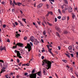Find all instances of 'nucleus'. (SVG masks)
<instances>
[{
    "instance_id": "1",
    "label": "nucleus",
    "mask_w": 78,
    "mask_h": 78,
    "mask_svg": "<svg viewBox=\"0 0 78 78\" xmlns=\"http://www.w3.org/2000/svg\"><path fill=\"white\" fill-rule=\"evenodd\" d=\"M42 66H44L45 64H47V65H46L47 67H48V68H46L47 70L50 69V68H51V62L47 60H43L42 61Z\"/></svg>"
},
{
    "instance_id": "2",
    "label": "nucleus",
    "mask_w": 78,
    "mask_h": 78,
    "mask_svg": "<svg viewBox=\"0 0 78 78\" xmlns=\"http://www.w3.org/2000/svg\"><path fill=\"white\" fill-rule=\"evenodd\" d=\"M35 72V70L34 69L32 72V73L29 75L30 77V78H36V73H34Z\"/></svg>"
},
{
    "instance_id": "3",
    "label": "nucleus",
    "mask_w": 78,
    "mask_h": 78,
    "mask_svg": "<svg viewBox=\"0 0 78 78\" xmlns=\"http://www.w3.org/2000/svg\"><path fill=\"white\" fill-rule=\"evenodd\" d=\"M25 48H27L28 49V51H29V52H30V51L31 50V46L30 45V44L27 43V47L25 46Z\"/></svg>"
},
{
    "instance_id": "4",
    "label": "nucleus",
    "mask_w": 78,
    "mask_h": 78,
    "mask_svg": "<svg viewBox=\"0 0 78 78\" xmlns=\"http://www.w3.org/2000/svg\"><path fill=\"white\" fill-rule=\"evenodd\" d=\"M17 45H18V46H19V47H23V44H22V43H18L16 44Z\"/></svg>"
},
{
    "instance_id": "5",
    "label": "nucleus",
    "mask_w": 78,
    "mask_h": 78,
    "mask_svg": "<svg viewBox=\"0 0 78 78\" xmlns=\"http://www.w3.org/2000/svg\"><path fill=\"white\" fill-rule=\"evenodd\" d=\"M72 8L71 7H69L68 9V11L69 12H72Z\"/></svg>"
},
{
    "instance_id": "6",
    "label": "nucleus",
    "mask_w": 78,
    "mask_h": 78,
    "mask_svg": "<svg viewBox=\"0 0 78 78\" xmlns=\"http://www.w3.org/2000/svg\"><path fill=\"white\" fill-rule=\"evenodd\" d=\"M15 53H17V55H21V54H20V51H17L16 50H15Z\"/></svg>"
},
{
    "instance_id": "7",
    "label": "nucleus",
    "mask_w": 78,
    "mask_h": 78,
    "mask_svg": "<svg viewBox=\"0 0 78 78\" xmlns=\"http://www.w3.org/2000/svg\"><path fill=\"white\" fill-rule=\"evenodd\" d=\"M30 40L32 42H34V37H31L30 38Z\"/></svg>"
},
{
    "instance_id": "8",
    "label": "nucleus",
    "mask_w": 78,
    "mask_h": 78,
    "mask_svg": "<svg viewBox=\"0 0 78 78\" xmlns=\"http://www.w3.org/2000/svg\"><path fill=\"white\" fill-rule=\"evenodd\" d=\"M55 28L56 30L58 31V32H59V33H61V30H60V29H59V27H55Z\"/></svg>"
},
{
    "instance_id": "9",
    "label": "nucleus",
    "mask_w": 78,
    "mask_h": 78,
    "mask_svg": "<svg viewBox=\"0 0 78 78\" xmlns=\"http://www.w3.org/2000/svg\"><path fill=\"white\" fill-rule=\"evenodd\" d=\"M18 32H19L16 31V37H19V36H20V34H18Z\"/></svg>"
},
{
    "instance_id": "10",
    "label": "nucleus",
    "mask_w": 78,
    "mask_h": 78,
    "mask_svg": "<svg viewBox=\"0 0 78 78\" xmlns=\"http://www.w3.org/2000/svg\"><path fill=\"white\" fill-rule=\"evenodd\" d=\"M37 39H35V41L34 42V44H35V45H37Z\"/></svg>"
},
{
    "instance_id": "11",
    "label": "nucleus",
    "mask_w": 78,
    "mask_h": 78,
    "mask_svg": "<svg viewBox=\"0 0 78 78\" xmlns=\"http://www.w3.org/2000/svg\"><path fill=\"white\" fill-rule=\"evenodd\" d=\"M18 22L19 23H20L21 26H22V27H24V25H23V24L22 23V22L18 20Z\"/></svg>"
},
{
    "instance_id": "12",
    "label": "nucleus",
    "mask_w": 78,
    "mask_h": 78,
    "mask_svg": "<svg viewBox=\"0 0 78 78\" xmlns=\"http://www.w3.org/2000/svg\"><path fill=\"white\" fill-rule=\"evenodd\" d=\"M67 33H68V31L67 30H64L63 31V34H67Z\"/></svg>"
},
{
    "instance_id": "13",
    "label": "nucleus",
    "mask_w": 78,
    "mask_h": 78,
    "mask_svg": "<svg viewBox=\"0 0 78 78\" xmlns=\"http://www.w3.org/2000/svg\"><path fill=\"white\" fill-rule=\"evenodd\" d=\"M66 18H67V16H63L62 18V20H66Z\"/></svg>"
},
{
    "instance_id": "14",
    "label": "nucleus",
    "mask_w": 78,
    "mask_h": 78,
    "mask_svg": "<svg viewBox=\"0 0 78 78\" xmlns=\"http://www.w3.org/2000/svg\"><path fill=\"white\" fill-rule=\"evenodd\" d=\"M16 5H18V6H20V5H22V3H20V2H17L16 3Z\"/></svg>"
},
{
    "instance_id": "15",
    "label": "nucleus",
    "mask_w": 78,
    "mask_h": 78,
    "mask_svg": "<svg viewBox=\"0 0 78 78\" xmlns=\"http://www.w3.org/2000/svg\"><path fill=\"white\" fill-rule=\"evenodd\" d=\"M68 49L70 50H72V46H69L68 47Z\"/></svg>"
},
{
    "instance_id": "16",
    "label": "nucleus",
    "mask_w": 78,
    "mask_h": 78,
    "mask_svg": "<svg viewBox=\"0 0 78 78\" xmlns=\"http://www.w3.org/2000/svg\"><path fill=\"white\" fill-rule=\"evenodd\" d=\"M56 34L57 36H58L59 37H60V35H59V33L58 32H56Z\"/></svg>"
},
{
    "instance_id": "17",
    "label": "nucleus",
    "mask_w": 78,
    "mask_h": 78,
    "mask_svg": "<svg viewBox=\"0 0 78 78\" xmlns=\"http://www.w3.org/2000/svg\"><path fill=\"white\" fill-rule=\"evenodd\" d=\"M41 71H39L37 73V75L38 76H41Z\"/></svg>"
},
{
    "instance_id": "18",
    "label": "nucleus",
    "mask_w": 78,
    "mask_h": 78,
    "mask_svg": "<svg viewBox=\"0 0 78 78\" xmlns=\"http://www.w3.org/2000/svg\"><path fill=\"white\" fill-rule=\"evenodd\" d=\"M4 50L5 51H6V49H5V46L3 47V48L2 47L1 50V51H2V50Z\"/></svg>"
},
{
    "instance_id": "19",
    "label": "nucleus",
    "mask_w": 78,
    "mask_h": 78,
    "mask_svg": "<svg viewBox=\"0 0 78 78\" xmlns=\"http://www.w3.org/2000/svg\"><path fill=\"white\" fill-rule=\"evenodd\" d=\"M64 2L65 3H66V5H67V4H68V1H67V0H64Z\"/></svg>"
},
{
    "instance_id": "20",
    "label": "nucleus",
    "mask_w": 78,
    "mask_h": 78,
    "mask_svg": "<svg viewBox=\"0 0 78 78\" xmlns=\"http://www.w3.org/2000/svg\"><path fill=\"white\" fill-rule=\"evenodd\" d=\"M16 46H13V48L15 49V48H17V44H15Z\"/></svg>"
},
{
    "instance_id": "21",
    "label": "nucleus",
    "mask_w": 78,
    "mask_h": 78,
    "mask_svg": "<svg viewBox=\"0 0 78 78\" xmlns=\"http://www.w3.org/2000/svg\"><path fill=\"white\" fill-rule=\"evenodd\" d=\"M68 8H69V7H68V6H66V8H65V11H66V10H67V9H68Z\"/></svg>"
},
{
    "instance_id": "22",
    "label": "nucleus",
    "mask_w": 78,
    "mask_h": 78,
    "mask_svg": "<svg viewBox=\"0 0 78 78\" xmlns=\"http://www.w3.org/2000/svg\"><path fill=\"white\" fill-rule=\"evenodd\" d=\"M72 17L73 19H75V15L73 13L72 14Z\"/></svg>"
},
{
    "instance_id": "23",
    "label": "nucleus",
    "mask_w": 78,
    "mask_h": 78,
    "mask_svg": "<svg viewBox=\"0 0 78 78\" xmlns=\"http://www.w3.org/2000/svg\"><path fill=\"white\" fill-rule=\"evenodd\" d=\"M3 9L1 8L0 9V13H2L3 12Z\"/></svg>"
},
{
    "instance_id": "24",
    "label": "nucleus",
    "mask_w": 78,
    "mask_h": 78,
    "mask_svg": "<svg viewBox=\"0 0 78 78\" xmlns=\"http://www.w3.org/2000/svg\"><path fill=\"white\" fill-rule=\"evenodd\" d=\"M22 20H23V21H24V22L25 23H27V22H26V19H24V18H23L22 19Z\"/></svg>"
},
{
    "instance_id": "25",
    "label": "nucleus",
    "mask_w": 78,
    "mask_h": 78,
    "mask_svg": "<svg viewBox=\"0 0 78 78\" xmlns=\"http://www.w3.org/2000/svg\"><path fill=\"white\" fill-rule=\"evenodd\" d=\"M47 23H48V25H49V26H50V27H51V26H52V24H51L50 23L48 22H47Z\"/></svg>"
},
{
    "instance_id": "26",
    "label": "nucleus",
    "mask_w": 78,
    "mask_h": 78,
    "mask_svg": "<svg viewBox=\"0 0 78 78\" xmlns=\"http://www.w3.org/2000/svg\"><path fill=\"white\" fill-rule=\"evenodd\" d=\"M62 61H63V62H65L66 63L67 62V61L66 60L62 59Z\"/></svg>"
},
{
    "instance_id": "27",
    "label": "nucleus",
    "mask_w": 78,
    "mask_h": 78,
    "mask_svg": "<svg viewBox=\"0 0 78 78\" xmlns=\"http://www.w3.org/2000/svg\"><path fill=\"white\" fill-rule=\"evenodd\" d=\"M17 55V56L16 57H18V56L19 57V58H22V56H20V55Z\"/></svg>"
},
{
    "instance_id": "28",
    "label": "nucleus",
    "mask_w": 78,
    "mask_h": 78,
    "mask_svg": "<svg viewBox=\"0 0 78 78\" xmlns=\"http://www.w3.org/2000/svg\"><path fill=\"white\" fill-rule=\"evenodd\" d=\"M65 55H66V56H67V57H68V58H70V55H69V54H68L67 53H66Z\"/></svg>"
},
{
    "instance_id": "29",
    "label": "nucleus",
    "mask_w": 78,
    "mask_h": 78,
    "mask_svg": "<svg viewBox=\"0 0 78 78\" xmlns=\"http://www.w3.org/2000/svg\"><path fill=\"white\" fill-rule=\"evenodd\" d=\"M23 39L24 40V41H26V40L27 39V36H25V37H24L23 38Z\"/></svg>"
},
{
    "instance_id": "30",
    "label": "nucleus",
    "mask_w": 78,
    "mask_h": 78,
    "mask_svg": "<svg viewBox=\"0 0 78 78\" xmlns=\"http://www.w3.org/2000/svg\"><path fill=\"white\" fill-rule=\"evenodd\" d=\"M70 70V71H71V72H73V68L71 67Z\"/></svg>"
},
{
    "instance_id": "31",
    "label": "nucleus",
    "mask_w": 78,
    "mask_h": 78,
    "mask_svg": "<svg viewBox=\"0 0 78 78\" xmlns=\"http://www.w3.org/2000/svg\"><path fill=\"white\" fill-rule=\"evenodd\" d=\"M66 10H64V9H63L62 10V12L63 13H66V11H65Z\"/></svg>"
},
{
    "instance_id": "32",
    "label": "nucleus",
    "mask_w": 78,
    "mask_h": 78,
    "mask_svg": "<svg viewBox=\"0 0 78 78\" xmlns=\"http://www.w3.org/2000/svg\"><path fill=\"white\" fill-rule=\"evenodd\" d=\"M48 50L51 54L52 53V52L50 51V49L49 48V49H48Z\"/></svg>"
},
{
    "instance_id": "33",
    "label": "nucleus",
    "mask_w": 78,
    "mask_h": 78,
    "mask_svg": "<svg viewBox=\"0 0 78 78\" xmlns=\"http://www.w3.org/2000/svg\"><path fill=\"white\" fill-rule=\"evenodd\" d=\"M48 12L49 13V14H51V15H53V12Z\"/></svg>"
},
{
    "instance_id": "34",
    "label": "nucleus",
    "mask_w": 78,
    "mask_h": 78,
    "mask_svg": "<svg viewBox=\"0 0 78 78\" xmlns=\"http://www.w3.org/2000/svg\"><path fill=\"white\" fill-rule=\"evenodd\" d=\"M43 73H44V74L45 75H45V71L44 70H43Z\"/></svg>"
},
{
    "instance_id": "35",
    "label": "nucleus",
    "mask_w": 78,
    "mask_h": 78,
    "mask_svg": "<svg viewBox=\"0 0 78 78\" xmlns=\"http://www.w3.org/2000/svg\"><path fill=\"white\" fill-rule=\"evenodd\" d=\"M57 18H58V19H61V16H58Z\"/></svg>"
},
{
    "instance_id": "36",
    "label": "nucleus",
    "mask_w": 78,
    "mask_h": 78,
    "mask_svg": "<svg viewBox=\"0 0 78 78\" xmlns=\"http://www.w3.org/2000/svg\"><path fill=\"white\" fill-rule=\"evenodd\" d=\"M0 62H2V63H4V61L3 60H0Z\"/></svg>"
},
{
    "instance_id": "37",
    "label": "nucleus",
    "mask_w": 78,
    "mask_h": 78,
    "mask_svg": "<svg viewBox=\"0 0 78 78\" xmlns=\"http://www.w3.org/2000/svg\"><path fill=\"white\" fill-rule=\"evenodd\" d=\"M17 62L18 63H19L20 61H19V59H17Z\"/></svg>"
},
{
    "instance_id": "38",
    "label": "nucleus",
    "mask_w": 78,
    "mask_h": 78,
    "mask_svg": "<svg viewBox=\"0 0 78 78\" xmlns=\"http://www.w3.org/2000/svg\"><path fill=\"white\" fill-rule=\"evenodd\" d=\"M30 45H31L32 47H33V43H32V42H30Z\"/></svg>"
},
{
    "instance_id": "39",
    "label": "nucleus",
    "mask_w": 78,
    "mask_h": 78,
    "mask_svg": "<svg viewBox=\"0 0 78 78\" xmlns=\"http://www.w3.org/2000/svg\"><path fill=\"white\" fill-rule=\"evenodd\" d=\"M43 34L44 35H45V34H46V33H45V31H44L43 32Z\"/></svg>"
},
{
    "instance_id": "40",
    "label": "nucleus",
    "mask_w": 78,
    "mask_h": 78,
    "mask_svg": "<svg viewBox=\"0 0 78 78\" xmlns=\"http://www.w3.org/2000/svg\"><path fill=\"white\" fill-rule=\"evenodd\" d=\"M13 2L14 3V4H15V5H17L16 3V2H15V0H13Z\"/></svg>"
},
{
    "instance_id": "41",
    "label": "nucleus",
    "mask_w": 78,
    "mask_h": 78,
    "mask_svg": "<svg viewBox=\"0 0 78 78\" xmlns=\"http://www.w3.org/2000/svg\"><path fill=\"white\" fill-rule=\"evenodd\" d=\"M58 12L60 14L61 13V10H60V9H58Z\"/></svg>"
},
{
    "instance_id": "42",
    "label": "nucleus",
    "mask_w": 78,
    "mask_h": 78,
    "mask_svg": "<svg viewBox=\"0 0 78 78\" xmlns=\"http://www.w3.org/2000/svg\"><path fill=\"white\" fill-rule=\"evenodd\" d=\"M58 50H61V47L58 46Z\"/></svg>"
},
{
    "instance_id": "43",
    "label": "nucleus",
    "mask_w": 78,
    "mask_h": 78,
    "mask_svg": "<svg viewBox=\"0 0 78 78\" xmlns=\"http://www.w3.org/2000/svg\"><path fill=\"white\" fill-rule=\"evenodd\" d=\"M22 64V62H21L20 63H19L18 64L19 66H21V64Z\"/></svg>"
},
{
    "instance_id": "44",
    "label": "nucleus",
    "mask_w": 78,
    "mask_h": 78,
    "mask_svg": "<svg viewBox=\"0 0 78 78\" xmlns=\"http://www.w3.org/2000/svg\"><path fill=\"white\" fill-rule=\"evenodd\" d=\"M61 8L62 9H64V5H62L61 6Z\"/></svg>"
},
{
    "instance_id": "45",
    "label": "nucleus",
    "mask_w": 78,
    "mask_h": 78,
    "mask_svg": "<svg viewBox=\"0 0 78 78\" xmlns=\"http://www.w3.org/2000/svg\"><path fill=\"white\" fill-rule=\"evenodd\" d=\"M15 24H16V25H18V23L17 22H15Z\"/></svg>"
},
{
    "instance_id": "46",
    "label": "nucleus",
    "mask_w": 78,
    "mask_h": 78,
    "mask_svg": "<svg viewBox=\"0 0 78 78\" xmlns=\"http://www.w3.org/2000/svg\"><path fill=\"white\" fill-rule=\"evenodd\" d=\"M55 22H57V18H55Z\"/></svg>"
},
{
    "instance_id": "47",
    "label": "nucleus",
    "mask_w": 78,
    "mask_h": 78,
    "mask_svg": "<svg viewBox=\"0 0 78 78\" xmlns=\"http://www.w3.org/2000/svg\"><path fill=\"white\" fill-rule=\"evenodd\" d=\"M37 8H41V7L40 6V5H37Z\"/></svg>"
},
{
    "instance_id": "48",
    "label": "nucleus",
    "mask_w": 78,
    "mask_h": 78,
    "mask_svg": "<svg viewBox=\"0 0 78 78\" xmlns=\"http://www.w3.org/2000/svg\"><path fill=\"white\" fill-rule=\"evenodd\" d=\"M7 42H10V41L9 40V39H8L7 41Z\"/></svg>"
},
{
    "instance_id": "49",
    "label": "nucleus",
    "mask_w": 78,
    "mask_h": 78,
    "mask_svg": "<svg viewBox=\"0 0 78 78\" xmlns=\"http://www.w3.org/2000/svg\"><path fill=\"white\" fill-rule=\"evenodd\" d=\"M3 28H5V27H6V25H5V24L3 25Z\"/></svg>"
},
{
    "instance_id": "50",
    "label": "nucleus",
    "mask_w": 78,
    "mask_h": 78,
    "mask_svg": "<svg viewBox=\"0 0 78 78\" xmlns=\"http://www.w3.org/2000/svg\"><path fill=\"white\" fill-rule=\"evenodd\" d=\"M46 7H47V9H48V5L46 4Z\"/></svg>"
},
{
    "instance_id": "51",
    "label": "nucleus",
    "mask_w": 78,
    "mask_h": 78,
    "mask_svg": "<svg viewBox=\"0 0 78 78\" xmlns=\"http://www.w3.org/2000/svg\"><path fill=\"white\" fill-rule=\"evenodd\" d=\"M41 59H44V56H42L41 57Z\"/></svg>"
},
{
    "instance_id": "52",
    "label": "nucleus",
    "mask_w": 78,
    "mask_h": 78,
    "mask_svg": "<svg viewBox=\"0 0 78 78\" xmlns=\"http://www.w3.org/2000/svg\"><path fill=\"white\" fill-rule=\"evenodd\" d=\"M3 47V46H1L0 47V50H1L2 49V48Z\"/></svg>"
},
{
    "instance_id": "53",
    "label": "nucleus",
    "mask_w": 78,
    "mask_h": 78,
    "mask_svg": "<svg viewBox=\"0 0 78 78\" xmlns=\"http://www.w3.org/2000/svg\"><path fill=\"white\" fill-rule=\"evenodd\" d=\"M16 77L17 78H19V77H20V75H17L16 76Z\"/></svg>"
},
{
    "instance_id": "54",
    "label": "nucleus",
    "mask_w": 78,
    "mask_h": 78,
    "mask_svg": "<svg viewBox=\"0 0 78 78\" xmlns=\"http://www.w3.org/2000/svg\"><path fill=\"white\" fill-rule=\"evenodd\" d=\"M49 46L50 47H52V45H51V44H49Z\"/></svg>"
},
{
    "instance_id": "55",
    "label": "nucleus",
    "mask_w": 78,
    "mask_h": 78,
    "mask_svg": "<svg viewBox=\"0 0 78 78\" xmlns=\"http://www.w3.org/2000/svg\"><path fill=\"white\" fill-rule=\"evenodd\" d=\"M27 75H28V73H24V75H25V76H27Z\"/></svg>"
},
{
    "instance_id": "56",
    "label": "nucleus",
    "mask_w": 78,
    "mask_h": 78,
    "mask_svg": "<svg viewBox=\"0 0 78 78\" xmlns=\"http://www.w3.org/2000/svg\"><path fill=\"white\" fill-rule=\"evenodd\" d=\"M39 5H40V7H41L43 5L42 4H40Z\"/></svg>"
},
{
    "instance_id": "57",
    "label": "nucleus",
    "mask_w": 78,
    "mask_h": 78,
    "mask_svg": "<svg viewBox=\"0 0 78 78\" xmlns=\"http://www.w3.org/2000/svg\"><path fill=\"white\" fill-rule=\"evenodd\" d=\"M26 66H29L30 65H29V63H27V64H26Z\"/></svg>"
},
{
    "instance_id": "58",
    "label": "nucleus",
    "mask_w": 78,
    "mask_h": 78,
    "mask_svg": "<svg viewBox=\"0 0 78 78\" xmlns=\"http://www.w3.org/2000/svg\"><path fill=\"white\" fill-rule=\"evenodd\" d=\"M2 72H5V70L2 69Z\"/></svg>"
},
{
    "instance_id": "59",
    "label": "nucleus",
    "mask_w": 78,
    "mask_h": 78,
    "mask_svg": "<svg viewBox=\"0 0 78 78\" xmlns=\"http://www.w3.org/2000/svg\"><path fill=\"white\" fill-rule=\"evenodd\" d=\"M70 55L72 57H73V54H71Z\"/></svg>"
},
{
    "instance_id": "60",
    "label": "nucleus",
    "mask_w": 78,
    "mask_h": 78,
    "mask_svg": "<svg viewBox=\"0 0 78 78\" xmlns=\"http://www.w3.org/2000/svg\"><path fill=\"white\" fill-rule=\"evenodd\" d=\"M10 75H13V73H10Z\"/></svg>"
},
{
    "instance_id": "61",
    "label": "nucleus",
    "mask_w": 78,
    "mask_h": 78,
    "mask_svg": "<svg viewBox=\"0 0 78 78\" xmlns=\"http://www.w3.org/2000/svg\"><path fill=\"white\" fill-rule=\"evenodd\" d=\"M12 5L13 6H15V5H14V3H12Z\"/></svg>"
},
{
    "instance_id": "62",
    "label": "nucleus",
    "mask_w": 78,
    "mask_h": 78,
    "mask_svg": "<svg viewBox=\"0 0 78 78\" xmlns=\"http://www.w3.org/2000/svg\"><path fill=\"white\" fill-rule=\"evenodd\" d=\"M12 12H14V9H12Z\"/></svg>"
},
{
    "instance_id": "63",
    "label": "nucleus",
    "mask_w": 78,
    "mask_h": 78,
    "mask_svg": "<svg viewBox=\"0 0 78 78\" xmlns=\"http://www.w3.org/2000/svg\"><path fill=\"white\" fill-rule=\"evenodd\" d=\"M13 25L14 27H16V25H15V24L14 23H13Z\"/></svg>"
},
{
    "instance_id": "64",
    "label": "nucleus",
    "mask_w": 78,
    "mask_h": 78,
    "mask_svg": "<svg viewBox=\"0 0 78 78\" xmlns=\"http://www.w3.org/2000/svg\"><path fill=\"white\" fill-rule=\"evenodd\" d=\"M37 22L38 24H39V25H40V23H41V22H39V21H37Z\"/></svg>"
}]
</instances>
